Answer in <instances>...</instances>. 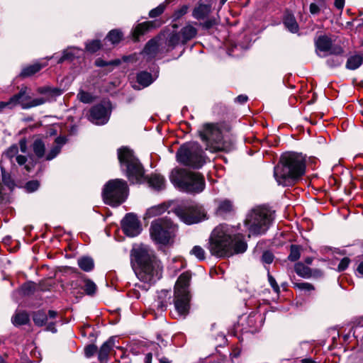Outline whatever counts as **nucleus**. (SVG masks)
I'll use <instances>...</instances> for the list:
<instances>
[{
    "mask_svg": "<svg viewBox=\"0 0 363 363\" xmlns=\"http://www.w3.org/2000/svg\"><path fill=\"white\" fill-rule=\"evenodd\" d=\"M306 172V158L297 152H285L274 167V176L279 185L291 186Z\"/></svg>",
    "mask_w": 363,
    "mask_h": 363,
    "instance_id": "obj_1",
    "label": "nucleus"
},
{
    "mask_svg": "<svg viewBox=\"0 0 363 363\" xmlns=\"http://www.w3.org/2000/svg\"><path fill=\"white\" fill-rule=\"evenodd\" d=\"M130 262L138 278L145 283L161 279L163 267L153 251H132Z\"/></svg>",
    "mask_w": 363,
    "mask_h": 363,
    "instance_id": "obj_2",
    "label": "nucleus"
},
{
    "mask_svg": "<svg viewBox=\"0 0 363 363\" xmlns=\"http://www.w3.org/2000/svg\"><path fill=\"white\" fill-rule=\"evenodd\" d=\"M250 238L240 232L238 228L219 225L209 238L210 250H247Z\"/></svg>",
    "mask_w": 363,
    "mask_h": 363,
    "instance_id": "obj_3",
    "label": "nucleus"
},
{
    "mask_svg": "<svg viewBox=\"0 0 363 363\" xmlns=\"http://www.w3.org/2000/svg\"><path fill=\"white\" fill-rule=\"evenodd\" d=\"M273 220L271 211L265 206H257L246 214L244 225L247 229L248 238L265 234Z\"/></svg>",
    "mask_w": 363,
    "mask_h": 363,
    "instance_id": "obj_4",
    "label": "nucleus"
},
{
    "mask_svg": "<svg viewBox=\"0 0 363 363\" xmlns=\"http://www.w3.org/2000/svg\"><path fill=\"white\" fill-rule=\"evenodd\" d=\"M169 178L174 186L184 192L199 194L205 188L204 178L197 172L174 169L172 171Z\"/></svg>",
    "mask_w": 363,
    "mask_h": 363,
    "instance_id": "obj_5",
    "label": "nucleus"
},
{
    "mask_svg": "<svg viewBox=\"0 0 363 363\" xmlns=\"http://www.w3.org/2000/svg\"><path fill=\"white\" fill-rule=\"evenodd\" d=\"M191 274L189 272H183L177 279L174 290V305L175 313L179 318L187 315L190 309V282Z\"/></svg>",
    "mask_w": 363,
    "mask_h": 363,
    "instance_id": "obj_6",
    "label": "nucleus"
},
{
    "mask_svg": "<svg viewBox=\"0 0 363 363\" xmlns=\"http://www.w3.org/2000/svg\"><path fill=\"white\" fill-rule=\"evenodd\" d=\"M149 231L153 242L162 246H171L174 242L178 226L170 218L164 217L154 220Z\"/></svg>",
    "mask_w": 363,
    "mask_h": 363,
    "instance_id": "obj_7",
    "label": "nucleus"
},
{
    "mask_svg": "<svg viewBox=\"0 0 363 363\" xmlns=\"http://www.w3.org/2000/svg\"><path fill=\"white\" fill-rule=\"evenodd\" d=\"M118 158L123 171L133 184H140L145 181L144 169L131 150L123 147L118 150Z\"/></svg>",
    "mask_w": 363,
    "mask_h": 363,
    "instance_id": "obj_8",
    "label": "nucleus"
},
{
    "mask_svg": "<svg viewBox=\"0 0 363 363\" xmlns=\"http://www.w3.org/2000/svg\"><path fill=\"white\" fill-rule=\"evenodd\" d=\"M199 136L211 152H228L230 145L223 140L222 132L218 124L206 123L199 130Z\"/></svg>",
    "mask_w": 363,
    "mask_h": 363,
    "instance_id": "obj_9",
    "label": "nucleus"
},
{
    "mask_svg": "<svg viewBox=\"0 0 363 363\" xmlns=\"http://www.w3.org/2000/svg\"><path fill=\"white\" fill-rule=\"evenodd\" d=\"M176 157L180 164L194 168L201 167L206 162L204 152L196 142L182 145L177 150Z\"/></svg>",
    "mask_w": 363,
    "mask_h": 363,
    "instance_id": "obj_10",
    "label": "nucleus"
},
{
    "mask_svg": "<svg viewBox=\"0 0 363 363\" xmlns=\"http://www.w3.org/2000/svg\"><path fill=\"white\" fill-rule=\"evenodd\" d=\"M128 194L127 182L121 179L109 180L104 186L102 196L104 202L118 206L125 201Z\"/></svg>",
    "mask_w": 363,
    "mask_h": 363,
    "instance_id": "obj_11",
    "label": "nucleus"
},
{
    "mask_svg": "<svg viewBox=\"0 0 363 363\" xmlns=\"http://www.w3.org/2000/svg\"><path fill=\"white\" fill-rule=\"evenodd\" d=\"M175 214L179 219L187 225L197 223L206 217L203 208L194 202H190L178 206Z\"/></svg>",
    "mask_w": 363,
    "mask_h": 363,
    "instance_id": "obj_12",
    "label": "nucleus"
},
{
    "mask_svg": "<svg viewBox=\"0 0 363 363\" xmlns=\"http://www.w3.org/2000/svg\"><path fill=\"white\" fill-rule=\"evenodd\" d=\"M48 101V98L39 97L31 99L30 96L27 94V87H22L20 91L13 95L9 99L10 106L12 107L17 104H20L23 109H28L35 107Z\"/></svg>",
    "mask_w": 363,
    "mask_h": 363,
    "instance_id": "obj_13",
    "label": "nucleus"
},
{
    "mask_svg": "<svg viewBox=\"0 0 363 363\" xmlns=\"http://www.w3.org/2000/svg\"><path fill=\"white\" fill-rule=\"evenodd\" d=\"M121 228L125 235L128 237H136L140 234L142 224L136 214L126 213L121 220Z\"/></svg>",
    "mask_w": 363,
    "mask_h": 363,
    "instance_id": "obj_14",
    "label": "nucleus"
},
{
    "mask_svg": "<svg viewBox=\"0 0 363 363\" xmlns=\"http://www.w3.org/2000/svg\"><path fill=\"white\" fill-rule=\"evenodd\" d=\"M89 121L96 125L106 124L109 119V111L102 104H97L90 109Z\"/></svg>",
    "mask_w": 363,
    "mask_h": 363,
    "instance_id": "obj_15",
    "label": "nucleus"
},
{
    "mask_svg": "<svg viewBox=\"0 0 363 363\" xmlns=\"http://www.w3.org/2000/svg\"><path fill=\"white\" fill-rule=\"evenodd\" d=\"M316 52L319 55L321 53L325 55L326 53H337L340 54L342 50L340 48H333L332 40L326 35H320L315 40Z\"/></svg>",
    "mask_w": 363,
    "mask_h": 363,
    "instance_id": "obj_16",
    "label": "nucleus"
},
{
    "mask_svg": "<svg viewBox=\"0 0 363 363\" xmlns=\"http://www.w3.org/2000/svg\"><path fill=\"white\" fill-rule=\"evenodd\" d=\"M4 155L10 160L11 162H13V160L15 159L16 162L18 165L23 166L24 165L25 169L30 172L33 165L30 164H26L28 159L26 156L18 155V146L17 144H13L11 145L4 152Z\"/></svg>",
    "mask_w": 363,
    "mask_h": 363,
    "instance_id": "obj_17",
    "label": "nucleus"
},
{
    "mask_svg": "<svg viewBox=\"0 0 363 363\" xmlns=\"http://www.w3.org/2000/svg\"><path fill=\"white\" fill-rule=\"evenodd\" d=\"M163 39L162 36L150 40L145 45L143 54L147 57V60L155 57L160 50L165 51L163 45Z\"/></svg>",
    "mask_w": 363,
    "mask_h": 363,
    "instance_id": "obj_18",
    "label": "nucleus"
},
{
    "mask_svg": "<svg viewBox=\"0 0 363 363\" xmlns=\"http://www.w3.org/2000/svg\"><path fill=\"white\" fill-rule=\"evenodd\" d=\"M191 254L194 255L199 260L208 259L211 261L212 258L220 259L229 257L234 255L233 251H208V254H206L205 251H191Z\"/></svg>",
    "mask_w": 363,
    "mask_h": 363,
    "instance_id": "obj_19",
    "label": "nucleus"
},
{
    "mask_svg": "<svg viewBox=\"0 0 363 363\" xmlns=\"http://www.w3.org/2000/svg\"><path fill=\"white\" fill-rule=\"evenodd\" d=\"M33 320L38 326H43L47 324V330L52 333H56L55 323L53 321L48 322V315L43 311H38L33 313Z\"/></svg>",
    "mask_w": 363,
    "mask_h": 363,
    "instance_id": "obj_20",
    "label": "nucleus"
},
{
    "mask_svg": "<svg viewBox=\"0 0 363 363\" xmlns=\"http://www.w3.org/2000/svg\"><path fill=\"white\" fill-rule=\"evenodd\" d=\"M67 141V138L64 136L57 137L55 140L54 145L46 154L45 160L50 161L55 158L61 152L62 147L66 144Z\"/></svg>",
    "mask_w": 363,
    "mask_h": 363,
    "instance_id": "obj_21",
    "label": "nucleus"
},
{
    "mask_svg": "<svg viewBox=\"0 0 363 363\" xmlns=\"http://www.w3.org/2000/svg\"><path fill=\"white\" fill-rule=\"evenodd\" d=\"M206 0H201L199 5L193 11V16L197 20L204 19L211 11V4L205 3Z\"/></svg>",
    "mask_w": 363,
    "mask_h": 363,
    "instance_id": "obj_22",
    "label": "nucleus"
},
{
    "mask_svg": "<svg viewBox=\"0 0 363 363\" xmlns=\"http://www.w3.org/2000/svg\"><path fill=\"white\" fill-rule=\"evenodd\" d=\"M84 54L83 50L77 47H70L63 51V54L57 60V63L65 61H72L75 58L80 57Z\"/></svg>",
    "mask_w": 363,
    "mask_h": 363,
    "instance_id": "obj_23",
    "label": "nucleus"
},
{
    "mask_svg": "<svg viewBox=\"0 0 363 363\" xmlns=\"http://www.w3.org/2000/svg\"><path fill=\"white\" fill-rule=\"evenodd\" d=\"M197 28L192 24L187 23L186 26H184L179 31L182 37V44H185L188 41L195 38L197 35Z\"/></svg>",
    "mask_w": 363,
    "mask_h": 363,
    "instance_id": "obj_24",
    "label": "nucleus"
},
{
    "mask_svg": "<svg viewBox=\"0 0 363 363\" xmlns=\"http://www.w3.org/2000/svg\"><path fill=\"white\" fill-rule=\"evenodd\" d=\"M164 50L166 52L173 50L176 46L182 44V37L179 33H171L164 42Z\"/></svg>",
    "mask_w": 363,
    "mask_h": 363,
    "instance_id": "obj_25",
    "label": "nucleus"
},
{
    "mask_svg": "<svg viewBox=\"0 0 363 363\" xmlns=\"http://www.w3.org/2000/svg\"><path fill=\"white\" fill-rule=\"evenodd\" d=\"M113 345V341L111 340H109L106 342H105L101 347L99 354H98V359L100 361L101 363H106L108 354L110 353V351L111 350Z\"/></svg>",
    "mask_w": 363,
    "mask_h": 363,
    "instance_id": "obj_26",
    "label": "nucleus"
},
{
    "mask_svg": "<svg viewBox=\"0 0 363 363\" xmlns=\"http://www.w3.org/2000/svg\"><path fill=\"white\" fill-rule=\"evenodd\" d=\"M47 65V62L45 61L44 62H35L33 65L27 66L24 67L21 74L20 76L22 77H28L30 76H32L33 74H35L38 71H40L43 67H45Z\"/></svg>",
    "mask_w": 363,
    "mask_h": 363,
    "instance_id": "obj_27",
    "label": "nucleus"
},
{
    "mask_svg": "<svg viewBox=\"0 0 363 363\" xmlns=\"http://www.w3.org/2000/svg\"><path fill=\"white\" fill-rule=\"evenodd\" d=\"M167 210V206L164 204H160L150 207L146 211L144 216L145 219H150L162 215Z\"/></svg>",
    "mask_w": 363,
    "mask_h": 363,
    "instance_id": "obj_28",
    "label": "nucleus"
},
{
    "mask_svg": "<svg viewBox=\"0 0 363 363\" xmlns=\"http://www.w3.org/2000/svg\"><path fill=\"white\" fill-rule=\"evenodd\" d=\"M285 27L291 33H296L298 31V25L293 14L286 13L284 17Z\"/></svg>",
    "mask_w": 363,
    "mask_h": 363,
    "instance_id": "obj_29",
    "label": "nucleus"
},
{
    "mask_svg": "<svg viewBox=\"0 0 363 363\" xmlns=\"http://www.w3.org/2000/svg\"><path fill=\"white\" fill-rule=\"evenodd\" d=\"M149 185L156 190H161L164 188L165 179L160 174H152L148 179Z\"/></svg>",
    "mask_w": 363,
    "mask_h": 363,
    "instance_id": "obj_30",
    "label": "nucleus"
},
{
    "mask_svg": "<svg viewBox=\"0 0 363 363\" xmlns=\"http://www.w3.org/2000/svg\"><path fill=\"white\" fill-rule=\"evenodd\" d=\"M32 147L35 155L38 159H41L44 157H45V144L41 139L35 140Z\"/></svg>",
    "mask_w": 363,
    "mask_h": 363,
    "instance_id": "obj_31",
    "label": "nucleus"
},
{
    "mask_svg": "<svg viewBox=\"0 0 363 363\" xmlns=\"http://www.w3.org/2000/svg\"><path fill=\"white\" fill-rule=\"evenodd\" d=\"M29 315L26 311H18L11 318L12 323L15 326L26 325L29 322Z\"/></svg>",
    "mask_w": 363,
    "mask_h": 363,
    "instance_id": "obj_32",
    "label": "nucleus"
},
{
    "mask_svg": "<svg viewBox=\"0 0 363 363\" xmlns=\"http://www.w3.org/2000/svg\"><path fill=\"white\" fill-rule=\"evenodd\" d=\"M153 26V23L151 21H147L138 24L133 32V35L135 40H138L140 35H143L145 32L149 30Z\"/></svg>",
    "mask_w": 363,
    "mask_h": 363,
    "instance_id": "obj_33",
    "label": "nucleus"
},
{
    "mask_svg": "<svg viewBox=\"0 0 363 363\" xmlns=\"http://www.w3.org/2000/svg\"><path fill=\"white\" fill-rule=\"evenodd\" d=\"M79 268L86 272H91L94 267V262L91 257H82L78 259Z\"/></svg>",
    "mask_w": 363,
    "mask_h": 363,
    "instance_id": "obj_34",
    "label": "nucleus"
},
{
    "mask_svg": "<svg viewBox=\"0 0 363 363\" xmlns=\"http://www.w3.org/2000/svg\"><path fill=\"white\" fill-rule=\"evenodd\" d=\"M167 298H170V292L168 290H162L158 295V300L157 301V307L161 311H165L167 308L168 301Z\"/></svg>",
    "mask_w": 363,
    "mask_h": 363,
    "instance_id": "obj_35",
    "label": "nucleus"
},
{
    "mask_svg": "<svg viewBox=\"0 0 363 363\" xmlns=\"http://www.w3.org/2000/svg\"><path fill=\"white\" fill-rule=\"evenodd\" d=\"M38 92L41 94L45 95V98L50 99L53 96H57L62 94V91L61 89L57 88H51L50 86H43L38 89Z\"/></svg>",
    "mask_w": 363,
    "mask_h": 363,
    "instance_id": "obj_36",
    "label": "nucleus"
},
{
    "mask_svg": "<svg viewBox=\"0 0 363 363\" xmlns=\"http://www.w3.org/2000/svg\"><path fill=\"white\" fill-rule=\"evenodd\" d=\"M363 62V58L361 55H354L350 56L347 61L346 68L350 70H354L359 67Z\"/></svg>",
    "mask_w": 363,
    "mask_h": 363,
    "instance_id": "obj_37",
    "label": "nucleus"
},
{
    "mask_svg": "<svg viewBox=\"0 0 363 363\" xmlns=\"http://www.w3.org/2000/svg\"><path fill=\"white\" fill-rule=\"evenodd\" d=\"M153 81L152 74L147 72H141L137 75V82L143 87L148 86Z\"/></svg>",
    "mask_w": 363,
    "mask_h": 363,
    "instance_id": "obj_38",
    "label": "nucleus"
},
{
    "mask_svg": "<svg viewBox=\"0 0 363 363\" xmlns=\"http://www.w3.org/2000/svg\"><path fill=\"white\" fill-rule=\"evenodd\" d=\"M83 282H84V290L86 295L93 296L95 295L96 290H97V286L96 284L91 279L83 277Z\"/></svg>",
    "mask_w": 363,
    "mask_h": 363,
    "instance_id": "obj_39",
    "label": "nucleus"
},
{
    "mask_svg": "<svg viewBox=\"0 0 363 363\" xmlns=\"http://www.w3.org/2000/svg\"><path fill=\"white\" fill-rule=\"evenodd\" d=\"M294 269L296 273L303 278H309L312 276L311 269L301 262L296 263Z\"/></svg>",
    "mask_w": 363,
    "mask_h": 363,
    "instance_id": "obj_40",
    "label": "nucleus"
},
{
    "mask_svg": "<svg viewBox=\"0 0 363 363\" xmlns=\"http://www.w3.org/2000/svg\"><path fill=\"white\" fill-rule=\"evenodd\" d=\"M233 206L230 201L225 199L219 202L217 213L223 215L227 213H230L233 211Z\"/></svg>",
    "mask_w": 363,
    "mask_h": 363,
    "instance_id": "obj_41",
    "label": "nucleus"
},
{
    "mask_svg": "<svg viewBox=\"0 0 363 363\" xmlns=\"http://www.w3.org/2000/svg\"><path fill=\"white\" fill-rule=\"evenodd\" d=\"M122 36V33L120 30H112L108 33L106 39L112 44H116L121 41Z\"/></svg>",
    "mask_w": 363,
    "mask_h": 363,
    "instance_id": "obj_42",
    "label": "nucleus"
},
{
    "mask_svg": "<svg viewBox=\"0 0 363 363\" xmlns=\"http://www.w3.org/2000/svg\"><path fill=\"white\" fill-rule=\"evenodd\" d=\"M259 318L260 319V315H257V314H250L247 319V324L249 325V331L251 333H254L257 330V319Z\"/></svg>",
    "mask_w": 363,
    "mask_h": 363,
    "instance_id": "obj_43",
    "label": "nucleus"
},
{
    "mask_svg": "<svg viewBox=\"0 0 363 363\" xmlns=\"http://www.w3.org/2000/svg\"><path fill=\"white\" fill-rule=\"evenodd\" d=\"M77 99L85 104L91 103L93 101L92 95L86 91L80 90L77 94Z\"/></svg>",
    "mask_w": 363,
    "mask_h": 363,
    "instance_id": "obj_44",
    "label": "nucleus"
},
{
    "mask_svg": "<svg viewBox=\"0 0 363 363\" xmlns=\"http://www.w3.org/2000/svg\"><path fill=\"white\" fill-rule=\"evenodd\" d=\"M335 54V56L330 57L327 60V64L330 67H337L343 62V59L338 55L339 54Z\"/></svg>",
    "mask_w": 363,
    "mask_h": 363,
    "instance_id": "obj_45",
    "label": "nucleus"
},
{
    "mask_svg": "<svg viewBox=\"0 0 363 363\" xmlns=\"http://www.w3.org/2000/svg\"><path fill=\"white\" fill-rule=\"evenodd\" d=\"M101 48V43L99 40H94L86 44V49L90 52H95L99 50Z\"/></svg>",
    "mask_w": 363,
    "mask_h": 363,
    "instance_id": "obj_46",
    "label": "nucleus"
},
{
    "mask_svg": "<svg viewBox=\"0 0 363 363\" xmlns=\"http://www.w3.org/2000/svg\"><path fill=\"white\" fill-rule=\"evenodd\" d=\"M274 258L272 251H264L261 260L263 263L269 264L273 262Z\"/></svg>",
    "mask_w": 363,
    "mask_h": 363,
    "instance_id": "obj_47",
    "label": "nucleus"
},
{
    "mask_svg": "<svg viewBox=\"0 0 363 363\" xmlns=\"http://www.w3.org/2000/svg\"><path fill=\"white\" fill-rule=\"evenodd\" d=\"M294 286L295 288L298 289L300 290L304 291H312L314 290V286L307 282H301V283H294Z\"/></svg>",
    "mask_w": 363,
    "mask_h": 363,
    "instance_id": "obj_48",
    "label": "nucleus"
},
{
    "mask_svg": "<svg viewBox=\"0 0 363 363\" xmlns=\"http://www.w3.org/2000/svg\"><path fill=\"white\" fill-rule=\"evenodd\" d=\"M120 63L119 60H112L109 62H106L101 59H97L95 62V64L97 67H105L107 65H118Z\"/></svg>",
    "mask_w": 363,
    "mask_h": 363,
    "instance_id": "obj_49",
    "label": "nucleus"
},
{
    "mask_svg": "<svg viewBox=\"0 0 363 363\" xmlns=\"http://www.w3.org/2000/svg\"><path fill=\"white\" fill-rule=\"evenodd\" d=\"M164 10V5L160 4L157 7L152 9L150 11V13H149L150 17H151V18L157 17V16H160V14H162L163 13Z\"/></svg>",
    "mask_w": 363,
    "mask_h": 363,
    "instance_id": "obj_50",
    "label": "nucleus"
},
{
    "mask_svg": "<svg viewBox=\"0 0 363 363\" xmlns=\"http://www.w3.org/2000/svg\"><path fill=\"white\" fill-rule=\"evenodd\" d=\"M39 187V182L38 181L33 180L30 181L26 183V189L28 192H33L37 190Z\"/></svg>",
    "mask_w": 363,
    "mask_h": 363,
    "instance_id": "obj_51",
    "label": "nucleus"
},
{
    "mask_svg": "<svg viewBox=\"0 0 363 363\" xmlns=\"http://www.w3.org/2000/svg\"><path fill=\"white\" fill-rule=\"evenodd\" d=\"M97 351V347L94 345H89L85 347L84 353L86 357H90L93 356Z\"/></svg>",
    "mask_w": 363,
    "mask_h": 363,
    "instance_id": "obj_52",
    "label": "nucleus"
},
{
    "mask_svg": "<svg viewBox=\"0 0 363 363\" xmlns=\"http://www.w3.org/2000/svg\"><path fill=\"white\" fill-rule=\"evenodd\" d=\"M350 262V259L348 257H344L339 263L337 270L339 272L345 270L348 267Z\"/></svg>",
    "mask_w": 363,
    "mask_h": 363,
    "instance_id": "obj_53",
    "label": "nucleus"
},
{
    "mask_svg": "<svg viewBox=\"0 0 363 363\" xmlns=\"http://www.w3.org/2000/svg\"><path fill=\"white\" fill-rule=\"evenodd\" d=\"M268 280H269V284L271 285V286L272 287L274 291L276 293H279V286L277 284L275 279L269 273H268Z\"/></svg>",
    "mask_w": 363,
    "mask_h": 363,
    "instance_id": "obj_54",
    "label": "nucleus"
},
{
    "mask_svg": "<svg viewBox=\"0 0 363 363\" xmlns=\"http://www.w3.org/2000/svg\"><path fill=\"white\" fill-rule=\"evenodd\" d=\"M188 7L186 6H182L179 10L176 11L174 14V18L178 19L186 13Z\"/></svg>",
    "mask_w": 363,
    "mask_h": 363,
    "instance_id": "obj_55",
    "label": "nucleus"
},
{
    "mask_svg": "<svg viewBox=\"0 0 363 363\" xmlns=\"http://www.w3.org/2000/svg\"><path fill=\"white\" fill-rule=\"evenodd\" d=\"M216 24V20L213 18L208 19L204 23H201V26L205 29H209Z\"/></svg>",
    "mask_w": 363,
    "mask_h": 363,
    "instance_id": "obj_56",
    "label": "nucleus"
},
{
    "mask_svg": "<svg viewBox=\"0 0 363 363\" xmlns=\"http://www.w3.org/2000/svg\"><path fill=\"white\" fill-rule=\"evenodd\" d=\"M18 150L20 149L23 153H26L28 150L27 141L26 139H21L18 145Z\"/></svg>",
    "mask_w": 363,
    "mask_h": 363,
    "instance_id": "obj_57",
    "label": "nucleus"
},
{
    "mask_svg": "<svg viewBox=\"0 0 363 363\" xmlns=\"http://www.w3.org/2000/svg\"><path fill=\"white\" fill-rule=\"evenodd\" d=\"M301 257V255H300V251H291V253L290 255H289L288 257V259L290 260V261H296L297 259H298Z\"/></svg>",
    "mask_w": 363,
    "mask_h": 363,
    "instance_id": "obj_58",
    "label": "nucleus"
},
{
    "mask_svg": "<svg viewBox=\"0 0 363 363\" xmlns=\"http://www.w3.org/2000/svg\"><path fill=\"white\" fill-rule=\"evenodd\" d=\"M320 9L319 6H318L316 4L312 3L310 5V12L312 14H316L319 12Z\"/></svg>",
    "mask_w": 363,
    "mask_h": 363,
    "instance_id": "obj_59",
    "label": "nucleus"
},
{
    "mask_svg": "<svg viewBox=\"0 0 363 363\" xmlns=\"http://www.w3.org/2000/svg\"><path fill=\"white\" fill-rule=\"evenodd\" d=\"M247 101V96L245 95H239L235 98V101L240 104H244Z\"/></svg>",
    "mask_w": 363,
    "mask_h": 363,
    "instance_id": "obj_60",
    "label": "nucleus"
},
{
    "mask_svg": "<svg viewBox=\"0 0 363 363\" xmlns=\"http://www.w3.org/2000/svg\"><path fill=\"white\" fill-rule=\"evenodd\" d=\"M345 5V0H335V6L338 9H342Z\"/></svg>",
    "mask_w": 363,
    "mask_h": 363,
    "instance_id": "obj_61",
    "label": "nucleus"
},
{
    "mask_svg": "<svg viewBox=\"0 0 363 363\" xmlns=\"http://www.w3.org/2000/svg\"><path fill=\"white\" fill-rule=\"evenodd\" d=\"M57 315V313L55 311H49L48 314V319L52 320L55 319Z\"/></svg>",
    "mask_w": 363,
    "mask_h": 363,
    "instance_id": "obj_62",
    "label": "nucleus"
},
{
    "mask_svg": "<svg viewBox=\"0 0 363 363\" xmlns=\"http://www.w3.org/2000/svg\"><path fill=\"white\" fill-rule=\"evenodd\" d=\"M354 324L358 327H363V316L355 320Z\"/></svg>",
    "mask_w": 363,
    "mask_h": 363,
    "instance_id": "obj_63",
    "label": "nucleus"
},
{
    "mask_svg": "<svg viewBox=\"0 0 363 363\" xmlns=\"http://www.w3.org/2000/svg\"><path fill=\"white\" fill-rule=\"evenodd\" d=\"M152 359V353H147V354L145 355V363H151Z\"/></svg>",
    "mask_w": 363,
    "mask_h": 363,
    "instance_id": "obj_64",
    "label": "nucleus"
}]
</instances>
